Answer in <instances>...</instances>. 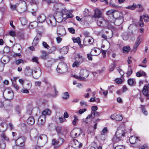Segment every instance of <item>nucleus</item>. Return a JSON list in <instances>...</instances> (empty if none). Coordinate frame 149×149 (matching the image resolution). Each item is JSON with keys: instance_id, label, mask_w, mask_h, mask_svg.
Listing matches in <instances>:
<instances>
[{"instance_id": "9", "label": "nucleus", "mask_w": 149, "mask_h": 149, "mask_svg": "<svg viewBox=\"0 0 149 149\" xmlns=\"http://www.w3.org/2000/svg\"><path fill=\"white\" fill-rule=\"evenodd\" d=\"M64 140L62 138H59L58 140L53 139L52 140V144L54 148L58 147L64 142Z\"/></svg>"}, {"instance_id": "56", "label": "nucleus", "mask_w": 149, "mask_h": 149, "mask_svg": "<svg viewBox=\"0 0 149 149\" xmlns=\"http://www.w3.org/2000/svg\"><path fill=\"white\" fill-rule=\"evenodd\" d=\"M63 10L62 12L63 14L66 15L70 12V10H67L65 8L63 9Z\"/></svg>"}, {"instance_id": "60", "label": "nucleus", "mask_w": 149, "mask_h": 149, "mask_svg": "<svg viewBox=\"0 0 149 149\" xmlns=\"http://www.w3.org/2000/svg\"><path fill=\"white\" fill-rule=\"evenodd\" d=\"M42 45L45 48H47V49H48L49 48V46L46 42H42Z\"/></svg>"}, {"instance_id": "41", "label": "nucleus", "mask_w": 149, "mask_h": 149, "mask_svg": "<svg viewBox=\"0 0 149 149\" xmlns=\"http://www.w3.org/2000/svg\"><path fill=\"white\" fill-rule=\"evenodd\" d=\"M38 24L37 22H33L30 23L29 26H31L33 28H35L38 26Z\"/></svg>"}, {"instance_id": "51", "label": "nucleus", "mask_w": 149, "mask_h": 149, "mask_svg": "<svg viewBox=\"0 0 149 149\" xmlns=\"http://www.w3.org/2000/svg\"><path fill=\"white\" fill-rule=\"evenodd\" d=\"M91 114H92L93 115V118H94L95 117H98L100 115V113L97 111L91 112Z\"/></svg>"}, {"instance_id": "31", "label": "nucleus", "mask_w": 149, "mask_h": 149, "mask_svg": "<svg viewBox=\"0 0 149 149\" xmlns=\"http://www.w3.org/2000/svg\"><path fill=\"white\" fill-rule=\"evenodd\" d=\"M71 143L73 147L76 148L78 147L79 144V142L77 140L74 139L71 141Z\"/></svg>"}, {"instance_id": "38", "label": "nucleus", "mask_w": 149, "mask_h": 149, "mask_svg": "<svg viewBox=\"0 0 149 149\" xmlns=\"http://www.w3.org/2000/svg\"><path fill=\"white\" fill-rule=\"evenodd\" d=\"M35 76L36 79H37L40 76L41 74V72L39 70H38L36 71H35Z\"/></svg>"}, {"instance_id": "30", "label": "nucleus", "mask_w": 149, "mask_h": 149, "mask_svg": "<svg viewBox=\"0 0 149 149\" xmlns=\"http://www.w3.org/2000/svg\"><path fill=\"white\" fill-rule=\"evenodd\" d=\"M41 58L42 59H46L47 56H48V54L47 52L45 51L41 50Z\"/></svg>"}, {"instance_id": "27", "label": "nucleus", "mask_w": 149, "mask_h": 149, "mask_svg": "<svg viewBox=\"0 0 149 149\" xmlns=\"http://www.w3.org/2000/svg\"><path fill=\"white\" fill-rule=\"evenodd\" d=\"M98 147L95 142H93L91 143L88 147V149H97Z\"/></svg>"}, {"instance_id": "55", "label": "nucleus", "mask_w": 149, "mask_h": 149, "mask_svg": "<svg viewBox=\"0 0 149 149\" xmlns=\"http://www.w3.org/2000/svg\"><path fill=\"white\" fill-rule=\"evenodd\" d=\"M115 10H111L107 11V15H111L113 16V14Z\"/></svg>"}, {"instance_id": "6", "label": "nucleus", "mask_w": 149, "mask_h": 149, "mask_svg": "<svg viewBox=\"0 0 149 149\" xmlns=\"http://www.w3.org/2000/svg\"><path fill=\"white\" fill-rule=\"evenodd\" d=\"M19 6L17 8V11L20 13L25 12L27 9V6L25 2L23 0H19Z\"/></svg>"}, {"instance_id": "53", "label": "nucleus", "mask_w": 149, "mask_h": 149, "mask_svg": "<svg viewBox=\"0 0 149 149\" xmlns=\"http://www.w3.org/2000/svg\"><path fill=\"white\" fill-rule=\"evenodd\" d=\"M73 117L74 119L72 121V123L73 125H75L76 124L77 122L78 121V119L77 118V116L76 115L74 116Z\"/></svg>"}, {"instance_id": "39", "label": "nucleus", "mask_w": 149, "mask_h": 149, "mask_svg": "<svg viewBox=\"0 0 149 149\" xmlns=\"http://www.w3.org/2000/svg\"><path fill=\"white\" fill-rule=\"evenodd\" d=\"M82 63V62L76 60L72 64V67H78Z\"/></svg>"}, {"instance_id": "45", "label": "nucleus", "mask_w": 149, "mask_h": 149, "mask_svg": "<svg viewBox=\"0 0 149 149\" xmlns=\"http://www.w3.org/2000/svg\"><path fill=\"white\" fill-rule=\"evenodd\" d=\"M72 40H73L74 43L77 42L79 45L81 43L80 39L79 37H77L76 38H72Z\"/></svg>"}, {"instance_id": "61", "label": "nucleus", "mask_w": 149, "mask_h": 149, "mask_svg": "<svg viewBox=\"0 0 149 149\" xmlns=\"http://www.w3.org/2000/svg\"><path fill=\"white\" fill-rule=\"evenodd\" d=\"M5 64L1 62L0 63V72H2L3 69Z\"/></svg>"}, {"instance_id": "26", "label": "nucleus", "mask_w": 149, "mask_h": 149, "mask_svg": "<svg viewBox=\"0 0 149 149\" xmlns=\"http://www.w3.org/2000/svg\"><path fill=\"white\" fill-rule=\"evenodd\" d=\"M68 49L67 47L64 46L60 50V52L62 54H65L68 52Z\"/></svg>"}, {"instance_id": "11", "label": "nucleus", "mask_w": 149, "mask_h": 149, "mask_svg": "<svg viewBox=\"0 0 149 149\" xmlns=\"http://www.w3.org/2000/svg\"><path fill=\"white\" fill-rule=\"evenodd\" d=\"M47 22L49 25L53 27L56 25V21L53 15H50L49 16V19L47 20Z\"/></svg>"}, {"instance_id": "24", "label": "nucleus", "mask_w": 149, "mask_h": 149, "mask_svg": "<svg viewBox=\"0 0 149 149\" xmlns=\"http://www.w3.org/2000/svg\"><path fill=\"white\" fill-rule=\"evenodd\" d=\"M75 58L76 60L82 63L84 60V57L79 54H77Z\"/></svg>"}, {"instance_id": "15", "label": "nucleus", "mask_w": 149, "mask_h": 149, "mask_svg": "<svg viewBox=\"0 0 149 149\" xmlns=\"http://www.w3.org/2000/svg\"><path fill=\"white\" fill-rule=\"evenodd\" d=\"M62 32H65V30L62 26H58L57 29V34L58 36H62L65 35V34L62 33Z\"/></svg>"}, {"instance_id": "2", "label": "nucleus", "mask_w": 149, "mask_h": 149, "mask_svg": "<svg viewBox=\"0 0 149 149\" xmlns=\"http://www.w3.org/2000/svg\"><path fill=\"white\" fill-rule=\"evenodd\" d=\"M89 74V72L86 69H81L80 71L79 76L76 75H73V77L75 78L80 80H84L86 78Z\"/></svg>"}, {"instance_id": "47", "label": "nucleus", "mask_w": 149, "mask_h": 149, "mask_svg": "<svg viewBox=\"0 0 149 149\" xmlns=\"http://www.w3.org/2000/svg\"><path fill=\"white\" fill-rule=\"evenodd\" d=\"M56 50V47L55 46H53L51 47L49 51V53L51 54L54 53Z\"/></svg>"}, {"instance_id": "63", "label": "nucleus", "mask_w": 149, "mask_h": 149, "mask_svg": "<svg viewBox=\"0 0 149 149\" xmlns=\"http://www.w3.org/2000/svg\"><path fill=\"white\" fill-rule=\"evenodd\" d=\"M23 61L22 59H19L16 61L15 63L16 64L18 65L21 63H23Z\"/></svg>"}, {"instance_id": "49", "label": "nucleus", "mask_w": 149, "mask_h": 149, "mask_svg": "<svg viewBox=\"0 0 149 149\" xmlns=\"http://www.w3.org/2000/svg\"><path fill=\"white\" fill-rule=\"evenodd\" d=\"M146 75L145 72H137L136 74V75L137 77H140L142 76H145Z\"/></svg>"}, {"instance_id": "3", "label": "nucleus", "mask_w": 149, "mask_h": 149, "mask_svg": "<svg viewBox=\"0 0 149 149\" xmlns=\"http://www.w3.org/2000/svg\"><path fill=\"white\" fill-rule=\"evenodd\" d=\"M37 139V143L38 146L42 147L47 142V136L45 134H42L38 137H36Z\"/></svg>"}, {"instance_id": "43", "label": "nucleus", "mask_w": 149, "mask_h": 149, "mask_svg": "<svg viewBox=\"0 0 149 149\" xmlns=\"http://www.w3.org/2000/svg\"><path fill=\"white\" fill-rule=\"evenodd\" d=\"M139 26L141 27H143L144 26V24L143 22L142 17L141 16H140V19L139 22Z\"/></svg>"}, {"instance_id": "19", "label": "nucleus", "mask_w": 149, "mask_h": 149, "mask_svg": "<svg viewBox=\"0 0 149 149\" xmlns=\"http://www.w3.org/2000/svg\"><path fill=\"white\" fill-rule=\"evenodd\" d=\"M129 141L131 144H134L136 142L139 141V140L138 139L137 137L134 136H130L129 139Z\"/></svg>"}, {"instance_id": "5", "label": "nucleus", "mask_w": 149, "mask_h": 149, "mask_svg": "<svg viewBox=\"0 0 149 149\" xmlns=\"http://www.w3.org/2000/svg\"><path fill=\"white\" fill-rule=\"evenodd\" d=\"M4 98L6 100H10L13 98V93L12 90L9 88L5 89L3 92Z\"/></svg>"}, {"instance_id": "37", "label": "nucleus", "mask_w": 149, "mask_h": 149, "mask_svg": "<svg viewBox=\"0 0 149 149\" xmlns=\"http://www.w3.org/2000/svg\"><path fill=\"white\" fill-rule=\"evenodd\" d=\"M115 120L118 121H120L123 119L122 116L120 114L117 115L116 114V117L115 118Z\"/></svg>"}, {"instance_id": "22", "label": "nucleus", "mask_w": 149, "mask_h": 149, "mask_svg": "<svg viewBox=\"0 0 149 149\" xmlns=\"http://www.w3.org/2000/svg\"><path fill=\"white\" fill-rule=\"evenodd\" d=\"M10 60V58L7 56H3L1 58V62L3 63L4 64L8 63Z\"/></svg>"}, {"instance_id": "20", "label": "nucleus", "mask_w": 149, "mask_h": 149, "mask_svg": "<svg viewBox=\"0 0 149 149\" xmlns=\"http://www.w3.org/2000/svg\"><path fill=\"white\" fill-rule=\"evenodd\" d=\"M28 124L29 125H32L35 123V120L33 117L31 116L29 117L26 120Z\"/></svg>"}, {"instance_id": "16", "label": "nucleus", "mask_w": 149, "mask_h": 149, "mask_svg": "<svg viewBox=\"0 0 149 149\" xmlns=\"http://www.w3.org/2000/svg\"><path fill=\"white\" fill-rule=\"evenodd\" d=\"M124 21L123 17L118 18L115 19L114 23L116 26H119L122 24Z\"/></svg>"}, {"instance_id": "50", "label": "nucleus", "mask_w": 149, "mask_h": 149, "mask_svg": "<svg viewBox=\"0 0 149 149\" xmlns=\"http://www.w3.org/2000/svg\"><path fill=\"white\" fill-rule=\"evenodd\" d=\"M115 81V82L118 84H120L123 81V80L120 78L116 79Z\"/></svg>"}, {"instance_id": "28", "label": "nucleus", "mask_w": 149, "mask_h": 149, "mask_svg": "<svg viewBox=\"0 0 149 149\" xmlns=\"http://www.w3.org/2000/svg\"><path fill=\"white\" fill-rule=\"evenodd\" d=\"M19 5V1L18 3H16L15 4H10V8L11 10H16L17 11V8Z\"/></svg>"}, {"instance_id": "32", "label": "nucleus", "mask_w": 149, "mask_h": 149, "mask_svg": "<svg viewBox=\"0 0 149 149\" xmlns=\"http://www.w3.org/2000/svg\"><path fill=\"white\" fill-rule=\"evenodd\" d=\"M19 19L22 25H25L27 24V21L25 17H20Z\"/></svg>"}, {"instance_id": "29", "label": "nucleus", "mask_w": 149, "mask_h": 149, "mask_svg": "<svg viewBox=\"0 0 149 149\" xmlns=\"http://www.w3.org/2000/svg\"><path fill=\"white\" fill-rule=\"evenodd\" d=\"M56 61L53 59H51L50 60L47 61L45 63V64L48 67H50L52 64L55 63Z\"/></svg>"}, {"instance_id": "48", "label": "nucleus", "mask_w": 149, "mask_h": 149, "mask_svg": "<svg viewBox=\"0 0 149 149\" xmlns=\"http://www.w3.org/2000/svg\"><path fill=\"white\" fill-rule=\"evenodd\" d=\"M45 120L44 119H40L38 118V124L40 125H43L45 123Z\"/></svg>"}, {"instance_id": "14", "label": "nucleus", "mask_w": 149, "mask_h": 149, "mask_svg": "<svg viewBox=\"0 0 149 149\" xmlns=\"http://www.w3.org/2000/svg\"><path fill=\"white\" fill-rule=\"evenodd\" d=\"M143 40V37L141 36H139L137 38L135 42L134 49H136Z\"/></svg>"}, {"instance_id": "10", "label": "nucleus", "mask_w": 149, "mask_h": 149, "mask_svg": "<svg viewBox=\"0 0 149 149\" xmlns=\"http://www.w3.org/2000/svg\"><path fill=\"white\" fill-rule=\"evenodd\" d=\"M15 142L17 148V146L20 147L23 146L24 145V142L25 139L24 137H19L16 139H15Z\"/></svg>"}, {"instance_id": "12", "label": "nucleus", "mask_w": 149, "mask_h": 149, "mask_svg": "<svg viewBox=\"0 0 149 149\" xmlns=\"http://www.w3.org/2000/svg\"><path fill=\"white\" fill-rule=\"evenodd\" d=\"M94 41L93 39L89 36H86L84 40V44L85 45H87L89 44H92Z\"/></svg>"}, {"instance_id": "58", "label": "nucleus", "mask_w": 149, "mask_h": 149, "mask_svg": "<svg viewBox=\"0 0 149 149\" xmlns=\"http://www.w3.org/2000/svg\"><path fill=\"white\" fill-rule=\"evenodd\" d=\"M117 70L120 74L121 76H122L124 75V72L122 70V69H120L119 67L117 68Z\"/></svg>"}, {"instance_id": "40", "label": "nucleus", "mask_w": 149, "mask_h": 149, "mask_svg": "<svg viewBox=\"0 0 149 149\" xmlns=\"http://www.w3.org/2000/svg\"><path fill=\"white\" fill-rule=\"evenodd\" d=\"M39 38L37 37H35L33 40L32 42V44L33 46H36L38 43Z\"/></svg>"}, {"instance_id": "42", "label": "nucleus", "mask_w": 149, "mask_h": 149, "mask_svg": "<svg viewBox=\"0 0 149 149\" xmlns=\"http://www.w3.org/2000/svg\"><path fill=\"white\" fill-rule=\"evenodd\" d=\"M0 136L2 138L6 141H8L9 140L8 137L7 136L5 133H3L1 134Z\"/></svg>"}, {"instance_id": "57", "label": "nucleus", "mask_w": 149, "mask_h": 149, "mask_svg": "<svg viewBox=\"0 0 149 149\" xmlns=\"http://www.w3.org/2000/svg\"><path fill=\"white\" fill-rule=\"evenodd\" d=\"M107 132V128L106 127H104L101 132V135H104Z\"/></svg>"}, {"instance_id": "23", "label": "nucleus", "mask_w": 149, "mask_h": 149, "mask_svg": "<svg viewBox=\"0 0 149 149\" xmlns=\"http://www.w3.org/2000/svg\"><path fill=\"white\" fill-rule=\"evenodd\" d=\"M115 19L123 17V14L118 12L116 11L115 10L112 16Z\"/></svg>"}, {"instance_id": "17", "label": "nucleus", "mask_w": 149, "mask_h": 149, "mask_svg": "<svg viewBox=\"0 0 149 149\" xmlns=\"http://www.w3.org/2000/svg\"><path fill=\"white\" fill-rule=\"evenodd\" d=\"M100 53V50L96 47L94 48L93 49L91 52V54L94 56H97Z\"/></svg>"}, {"instance_id": "59", "label": "nucleus", "mask_w": 149, "mask_h": 149, "mask_svg": "<svg viewBox=\"0 0 149 149\" xmlns=\"http://www.w3.org/2000/svg\"><path fill=\"white\" fill-rule=\"evenodd\" d=\"M67 16L65 17H64L63 19H65L66 20V19L68 18H72L73 17V15L71 13H69L67 15Z\"/></svg>"}, {"instance_id": "46", "label": "nucleus", "mask_w": 149, "mask_h": 149, "mask_svg": "<svg viewBox=\"0 0 149 149\" xmlns=\"http://www.w3.org/2000/svg\"><path fill=\"white\" fill-rule=\"evenodd\" d=\"M69 95L68 92H66L63 93L62 95V98L65 99H67L69 98Z\"/></svg>"}, {"instance_id": "64", "label": "nucleus", "mask_w": 149, "mask_h": 149, "mask_svg": "<svg viewBox=\"0 0 149 149\" xmlns=\"http://www.w3.org/2000/svg\"><path fill=\"white\" fill-rule=\"evenodd\" d=\"M68 30L72 33L74 34L75 33V30L72 27L68 28Z\"/></svg>"}, {"instance_id": "13", "label": "nucleus", "mask_w": 149, "mask_h": 149, "mask_svg": "<svg viewBox=\"0 0 149 149\" xmlns=\"http://www.w3.org/2000/svg\"><path fill=\"white\" fill-rule=\"evenodd\" d=\"M142 92L143 94L145 96L147 97L149 100V83L147 86H145L143 89Z\"/></svg>"}, {"instance_id": "8", "label": "nucleus", "mask_w": 149, "mask_h": 149, "mask_svg": "<svg viewBox=\"0 0 149 149\" xmlns=\"http://www.w3.org/2000/svg\"><path fill=\"white\" fill-rule=\"evenodd\" d=\"M82 132V130L80 128H75L71 131L70 135L72 138H76L79 136Z\"/></svg>"}, {"instance_id": "44", "label": "nucleus", "mask_w": 149, "mask_h": 149, "mask_svg": "<svg viewBox=\"0 0 149 149\" xmlns=\"http://www.w3.org/2000/svg\"><path fill=\"white\" fill-rule=\"evenodd\" d=\"M122 36L123 39L126 40L128 39L129 36L128 34L126 33H123Z\"/></svg>"}, {"instance_id": "52", "label": "nucleus", "mask_w": 149, "mask_h": 149, "mask_svg": "<svg viewBox=\"0 0 149 149\" xmlns=\"http://www.w3.org/2000/svg\"><path fill=\"white\" fill-rule=\"evenodd\" d=\"M136 7V5L133 4L132 6H130L126 7L127 9H130L131 10H134Z\"/></svg>"}, {"instance_id": "34", "label": "nucleus", "mask_w": 149, "mask_h": 149, "mask_svg": "<svg viewBox=\"0 0 149 149\" xmlns=\"http://www.w3.org/2000/svg\"><path fill=\"white\" fill-rule=\"evenodd\" d=\"M127 83L130 86H132L134 84H135V80L132 79H129L127 80Z\"/></svg>"}, {"instance_id": "36", "label": "nucleus", "mask_w": 149, "mask_h": 149, "mask_svg": "<svg viewBox=\"0 0 149 149\" xmlns=\"http://www.w3.org/2000/svg\"><path fill=\"white\" fill-rule=\"evenodd\" d=\"M0 147L1 149H4L6 147L5 142L3 140H1L0 141Z\"/></svg>"}, {"instance_id": "7", "label": "nucleus", "mask_w": 149, "mask_h": 149, "mask_svg": "<svg viewBox=\"0 0 149 149\" xmlns=\"http://www.w3.org/2000/svg\"><path fill=\"white\" fill-rule=\"evenodd\" d=\"M97 25L100 27H106L108 25V22L103 17H99L96 19Z\"/></svg>"}, {"instance_id": "33", "label": "nucleus", "mask_w": 149, "mask_h": 149, "mask_svg": "<svg viewBox=\"0 0 149 149\" xmlns=\"http://www.w3.org/2000/svg\"><path fill=\"white\" fill-rule=\"evenodd\" d=\"M116 66V64L115 62H113L109 66V71H112Z\"/></svg>"}, {"instance_id": "18", "label": "nucleus", "mask_w": 149, "mask_h": 149, "mask_svg": "<svg viewBox=\"0 0 149 149\" xmlns=\"http://www.w3.org/2000/svg\"><path fill=\"white\" fill-rule=\"evenodd\" d=\"M102 13L101 11L98 9H96L95 10V13L94 15V17L95 19H97L99 17H102L101 15Z\"/></svg>"}, {"instance_id": "25", "label": "nucleus", "mask_w": 149, "mask_h": 149, "mask_svg": "<svg viewBox=\"0 0 149 149\" xmlns=\"http://www.w3.org/2000/svg\"><path fill=\"white\" fill-rule=\"evenodd\" d=\"M33 71L29 67H27L25 70V73L26 75H30L32 74Z\"/></svg>"}, {"instance_id": "21", "label": "nucleus", "mask_w": 149, "mask_h": 149, "mask_svg": "<svg viewBox=\"0 0 149 149\" xmlns=\"http://www.w3.org/2000/svg\"><path fill=\"white\" fill-rule=\"evenodd\" d=\"M46 19V16L43 14L40 15L38 18L37 21L39 23H42L45 21Z\"/></svg>"}, {"instance_id": "1", "label": "nucleus", "mask_w": 149, "mask_h": 149, "mask_svg": "<svg viewBox=\"0 0 149 149\" xmlns=\"http://www.w3.org/2000/svg\"><path fill=\"white\" fill-rule=\"evenodd\" d=\"M127 131L123 126H120L118 128L113 137V140L114 141L117 142L119 141L122 137H124Z\"/></svg>"}, {"instance_id": "54", "label": "nucleus", "mask_w": 149, "mask_h": 149, "mask_svg": "<svg viewBox=\"0 0 149 149\" xmlns=\"http://www.w3.org/2000/svg\"><path fill=\"white\" fill-rule=\"evenodd\" d=\"M130 47L125 46L123 47V51L124 53H127L129 51Z\"/></svg>"}, {"instance_id": "4", "label": "nucleus", "mask_w": 149, "mask_h": 149, "mask_svg": "<svg viewBox=\"0 0 149 149\" xmlns=\"http://www.w3.org/2000/svg\"><path fill=\"white\" fill-rule=\"evenodd\" d=\"M68 67L67 64L63 62H60L57 66V71L61 74H63L67 72Z\"/></svg>"}, {"instance_id": "62", "label": "nucleus", "mask_w": 149, "mask_h": 149, "mask_svg": "<svg viewBox=\"0 0 149 149\" xmlns=\"http://www.w3.org/2000/svg\"><path fill=\"white\" fill-rule=\"evenodd\" d=\"M144 20V21L146 22H148V19H149V16L148 15H146L143 17Z\"/></svg>"}, {"instance_id": "35", "label": "nucleus", "mask_w": 149, "mask_h": 149, "mask_svg": "<svg viewBox=\"0 0 149 149\" xmlns=\"http://www.w3.org/2000/svg\"><path fill=\"white\" fill-rule=\"evenodd\" d=\"M51 111L48 109H45L44 111H43L42 112V114L46 116V115H49L51 114Z\"/></svg>"}]
</instances>
